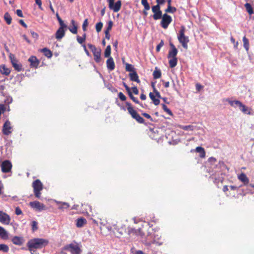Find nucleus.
Instances as JSON below:
<instances>
[{
	"instance_id": "39448f33",
	"label": "nucleus",
	"mask_w": 254,
	"mask_h": 254,
	"mask_svg": "<svg viewBox=\"0 0 254 254\" xmlns=\"http://www.w3.org/2000/svg\"><path fill=\"white\" fill-rule=\"evenodd\" d=\"M32 186L34 189V192L35 196L39 198L41 195V190L43 189V185L42 183L39 180H36L34 181L32 184Z\"/></svg>"
},
{
	"instance_id": "393cba45",
	"label": "nucleus",
	"mask_w": 254,
	"mask_h": 254,
	"mask_svg": "<svg viewBox=\"0 0 254 254\" xmlns=\"http://www.w3.org/2000/svg\"><path fill=\"white\" fill-rule=\"evenodd\" d=\"M55 202L57 204L59 205L58 207L59 209L63 210L64 209L68 208L69 207V204L66 202H62L57 200H56Z\"/></svg>"
},
{
	"instance_id": "13d9d810",
	"label": "nucleus",
	"mask_w": 254,
	"mask_h": 254,
	"mask_svg": "<svg viewBox=\"0 0 254 254\" xmlns=\"http://www.w3.org/2000/svg\"><path fill=\"white\" fill-rule=\"evenodd\" d=\"M142 115L144 117H145L147 119L150 120V121H151L152 122L153 121L152 118L149 114H148L147 113H143L142 114Z\"/></svg>"
},
{
	"instance_id": "09e8293b",
	"label": "nucleus",
	"mask_w": 254,
	"mask_h": 254,
	"mask_svg": "<svg viewBox=\"0 0 254 254\" xmlns=\"http://www.w3.org/2000/svg\"><path fill=\"white\" fill-rule=\"evenodd\" d=\"M164 45V42L163 40H161L160 43L157 46L156 51L157 52H159L160 50L161 47H162Z\"/></svg>"
},
{
	"instance_id": "c9c22d12",
	"label": "nucleus",
	"mask_w": 254,
	"mask_h": 254,
	"mask_svg": "<svg viewBox=\"0 0 254 254\" xmlns=\"http://www.w3.org/2000/svg\"><path fill=\"white\" fill-rule=\"evenodd\" d=\"M111 47L110 45H108L105 51L104 55L106 58H110L111 55Z\"/></svg>"
},
{
	"instance_id": "37998d69",
	"label": "nucleus",
	"mask_w": 254,
	"mask_h": 254,
	"mask_svg": "<svg viewBox=\"0 0 254 254\" xmlns=\"http://www.w3.org/2000/svg\"><path fill=\"white\" fill-rule=\"evenodd\" d=\"M126 69L127 71H130V72H133V71H135L134 68L133 66L129 64H127L126 65Z\"/></svg>"
},
{
	"instance_id": "f03ea898",
	"label": "nucleus",
	"mask_w": 254,
	"mask_h": 254,
	"mask_svg": "<svg viewBox=\"0 0 254 254\" xmlns=\"http://www.w3.org/2000/svg\"><path fill=\"white\" fill-rule=\"evenodd\" d=\"M185 30L186 29L185 26H182L178 35V39L183 48L185 49H187L188 47V43L189 42V39L188 36H186L185 35Z\"/></svg>"
},
{
	"instance_id": "a878e982",
	"label": "nucleus",
	"mask_w": 254,
	"mask_h": 254,
	"mask_svg": "<svg viewBox=\"0 0 254 254\" xmlns=\"http://www.w3.org/2000/svg\"><path fill=\"white\" fill-rule=\"evenodd\" d=\"M195 151L199 153V156L201 158H204L205 156V151L204 149L200 146L196 147L195 148Z\"/></svg>"
},
{
	"instance_id": "e2e57ef3",
	"label": "nucleus",
	"mask_w": 254,
	"mask_h": 254,
	"mask_svg": "<svg viewBox=\"0 0 254 254\" xmlns=\"http://www.w3.org/2000/svg\"><path fill=\"white\" fill-rule=\"evenodd\" d=\"M132 91L133 93L136 95H137L138 94V90L137 89L136 87H132Z\"/></svg>"
},
{
	"instance_id": "e433bc0d",
	"label": "nucleus",
	"mask_w": 254,
	"mask_h": 254,
	"mask_svg": "<svg viewBox=\"0 0 254 254\" xmlns=\"http://www.w3.org/2000/svg\"><path fill=\"white\" fill-rule=\"evenodd\" d=\"M180 128L185 130H191L192 131L194 129V127L191 125L189 126H180Z\"/></svg>"
},
{
	"instance_id": "5701e85b",
	"label": "nucleus",
	"mask_w": 254,
	"mask_h": 254,
	"mask_svg": "<svg viewBox=\"0 0 254 254\" xmlns=\"http://www.w3.org/2000/svg\"><path fill=\"white\" fill-rule=\"evenodd\" d=\"M0 72L1 74L5 75H8L10 72V70L7 68L4 64H2L0 66Z\"/></svg>"
},
{
	"instance_id": "f704fd0d",
	"label": "nucleus",
	"mask_w": 254,
	"mask_h": 254,
	"mask_svg": "<svg viewBox=\"0 0 254 254\" xmlns=\"http://www.w3.org/2000/svg\"><path fill=\"white\" fill-rule=\"evenodd\" d=\"M160 239V237H158V235H157L156 236L154 237V240L151 243H147V244L148 245H150L151 244H156L159 246L163 244L162 242H158L157 240H159Z\"/></svg>"
},
{
	"instance_id": "338daca9",
	"label": "nucleus",
	"mask_w": 254,
	"mask_h": 254,
	"mask_svg": "<svg viewBox=\"0 0 254 254\" xmlns=\"http://www.w3.org/2000/svg\"><path fill=\"white\" fill-rule=\"evenodd\" d=\"M19 22L23 27H24L25 28H27V26L23 20H22V19L19 20Z\"/></svg>"
},
{
	"instance_id": "6ab92c4d",
	"label": "nucleus",
	"mask_w": 254,
	"mask_h": 254,
	"mask_svg": "<svg viewBox=\"0 0 254 254\" xmlns=\"http://www.w3.org/2000/svg\"><path fill=\"white\" fill-rule=\"evenodd\" d=\"M240 110L245 114L247 115H251V109L247 107L244 104H243L242 103L241 105V106L239 107Z\"/></svg>"
},
{
	"instance_id": "0e129e2a",
	"label": "nucleus",
	"mask_w": 254,
	"mask_h": 254,
	"mask_svg": "<svg viewBox=\"0 0 254 254\" xmlns=\"http://www.w3.org/2000/svg\"><path fill=\"white\" fill-rule=\"evenodd\" d=\"M5 111V108L3 104H0V112L1 113L4 112Z\"/></svg>"
},
{
	"instance_id": "2eb2a0df",
	"label": "nucleus",
	"mask_w": 254,
	"mask_h": 254,
	"mask_svg": "<svg viewBox=\"0 0 254 254\" xmlns=\"http://www.w3.org/2000/svg\"><path fill=\"white\" fill-rule=\"evenodd\" d=\"M107 67L110 71L113 70L115 68V64L113 59L112 57L109 58L106 62Z\"/></svg>"
},
{
	"instance_id": "680f3d73",
	"label": "nucleus",
	"mask_w": 254,
	"mask_h": 254,
	"mask_svg": "<svg viewBox=\"0 0 254 254\" xmlns=\"http://www.w3.org/2000/svg\"><path fill=\"white\" fill-rule=\"evenodd\" d=\"M15 214L17 215H19L22 214V211L19 207H16L15 211Z\"/></svg>"
},
{
	"instance_id": "bb28decb",
	"label": "nucleus",
	"mask_w": 254,
	"mask_h": 254,
	"mask_svg": "<svg viewBox=\"0 0 254 254\" xmlns=\"http://www.w3.org/2000/svg\"><path fill=\"white\" fill-rule=\"evenodd\" d=\"M177 53L178 50L177 49H175L174 50H170L167 57L168 59L176 58Z\"/></svg>"
},
{
	"instance_id": "79ce46f5",
	"label": "nucleus",
	"mask_w": 254,
	"mask_h": 254,
	"mask_svg": "<svg viewBox=\"0 0 254 254\" xmlns=\"http://www.w3.org/2000/svg\"><path fill=\"white\" fill-rule=\"evenodd\" d=\"M176 8L175 7H172L171 5H168L167 8L165 9L166 12L174 13L176 11Z\"/></svg>"
},
{
	"instance_id": "dca6fc26",
	"label": "nucleus",
	"mask_w": 254,
	"mask_h": 254,
	"mask_svg": "<svg viewBox=\"0 0 254 254\" xmlns=\"http://www.w3.org/2000/svg\"><path fill=\"white\" fill-rule=\"evenodd\" d=\"M28 61L30 63L31 66L33 67H37L39 64V61L35 56H31L29 58Z\"/></svg>"
},
{
	"instance_id": "8fccbe9b",
	"label": "nucleus",
	"mask_w": 254,
	"mask_h": 254,
	"mask_svg": "<svg viewBox=\"0 0 254 254\" xmlns=\"http://www.w3.org/2000/svg\"><path fill=\"white\" fill-rule=\"evenodd\" d=\"M31 226H32V228L33 231H35V230H36L38 229L37 223V222H36L35 221H33L32 222Z\"/></svg>"
},
{
	"instance_id": "6e6552de",
	"label": "nucleus",
	"mask_w": 254,
	"mask_h": 254,
	"mask_svg": "<svg viewBox=\"0 0 254 254\" xmlns=\"http://www.w3.org/2000/svg\"><path fill=\"white\" fill-rule=\"evenodd\" d=\"M162 20L161 21V26L164 28L166 29L168 27V25L172 22V17L171 16L168 15L165 13L162 15Z\"/></svg>"
},
{
	"instance_id": "de8ad7c7",
	"label": "nucleus",
	"mask_w": 254,
	"mask_h": 254,
	"mask_svg": "<svg viewBox=\"0 0 254 254\" xmlns=\"http://www.w3.org/2000/svg\"><path fill=\"white\" fill-rule=\"evenodd\" d=\"M68 29L73 34H75L77 33V26H72V27H69Z\"/></svg>"
},
{
	"instance_id": "864d4df0",
	"label": "nucleus",
	"mask_w": 254,
	"mask_h": 254,
	"mask_svg": "<svg viewBox=\"0 0 254 254\" xmlns=\"http://www.w3.org/2000/svg\"><path fill=\"white\" fill-rule=\"evenodd\" d=\"M112 26H113V22L110 20L108 22V26H107V29H106V30L105 31H106L110 32V31L111 30V29L112 28Z\"/></svg>"
},
{
	"instance_id": "3c124183",
	"label": "nucleus",
	"mask_w": 254,
	"mask_h": 254,
	"mask_svg": "<svg viewBox=\"0 0 254 254\" xmlns=\"http://www.w3.org/2000/svg\"><path fill=\"white\" fill-rule=\"evenodd\" d=\"M88 24V19H85V20L84 21L83 23L82 24V29L84 31H86V30H87L86 27L87 26Z\"/></svg>"
},
{
	"instance_id": "0eeeda50",
	"label": "nucleus",
	"mask_w": 254,
	"mask_h": 254,
	"mask_svg": "<svg viewBox=\"0 0 254 254\" xmlns=\"http://www.w3.org/2000/svg\"><path fill=\"white\" fill-rule=\"evenodd\" d=\"M152 11L153 12V18L154 20H158L161 18L162 13L160 10V6L158 4L154 5L151 8Z\"/></svg>"
},
{
	"instance_id": "a211bd4d",
	"label": "nucleus",
	"mask_w": 254,
	"mask_h": 254,
	"mask_svg": "<svg viewBox=\"0 0 254 254\" xmlns=\"http://www.w3.org/2000/svg\"><path fill=\"white\" fill-rule=\"evenodd\" d=\"M238 179L242 183H243L245 185L248 184L249 182V179L246 176V175L244 173H242L240 175L238 176Z\"/></svg>"
},
{
	"instance_id": "c03bdc74",
	"label": "nucleus",
	"mask_w": 254,
	"mask_h": 254,
	"mask_svg": "<svg viewBox=\"0 0 254 254\" xmlns=\"http://www.w3.org/2000/svg\"><path fill=\"white\" fill-rule=\"evenodd\" d=\"M15 62H12V66L14 68V69L18 71L21 70V65L17 64V62L16 63H14Z\"/></svg>"
},
{
	"instance_id": "7ed1b4c3",
	"label": "nucleus",
	"mask_w": 254,
	"mask_h": 254,
	"mask_svg": "<svg viewBox=\"0 0 254 254\" xmlns=\"http://www.w3.org/2000/svg\"><path fill=\"white\" fill-rule=\"evenodd\" d=\"M126 105L127 106V110L128 113L130 115L131 117L135 120L138 123L144 124V119L140 116V115L137 113V112L133 109L130 103L126 102Z\"/></svg>"
},
{
	"instance_id": "4468645a",
	"label": "nucleus",
	"mask_w": 254,
	"mask_h": 254,
	"mask_svg": "<svg viewBox=\"0 0 254 254\" xmlns=\"http://www.w3.org/2000/svg\"><path fill=\"white\" fill-rule=\"evenodd\" d=\"M128 234L130 237L136 236H142V233L140 229L136 230L132 228L128 229Z\"/></svg>"
},
{
	"instance_id": "f3484780",
	"label": "nucleus",
	"mask_w": 254,
	"mask_h": 254,
	"mask_svg": "<svg viewBox=\"0 0 254 254\" xmlns=\"http://www.w3.org/2000/svg\"><path fill=\"white\" fill-rule=\"evenodd\" d=\"M11 241L14 245L21 246L24 243V240L22 237L14 236Z\"/></svg>"
},
{
	"instance_id": "b1692460",
	"label": "nucleus",
	"mask_w": 254,
	"mask_h": 254,
	"mask_svg": "<svg viewBox=\"0 0 254 254\" xmlns=\"http://www.w3.org/2000/svg\"><path fill=\"white\" fill-rule=\"evenodd\" d=\"M226 101L228 102V103L230 104V105L234 108H236L237 107H240L241 106L242 102L238 100H231L229 99H227Z\"/></svg>"
},
{
	"instance_id": "7c9ffc66",
	"label": "nucleus",
	"mask_w": 254,
	"mask_h": 254,
	"mask_svg": "<svg viewBox=\"0 0 254 254\" xmlns=\"http://www.w3.org/2000/svg\"><path fill=\"white\" fill-rule=\"evenodd\" d=\"M7 236V232L3 227L0 226V237L3 239H5L6 238Z\"/></svg>"
},
{
	"instance_id": "412c9836",
	"label": "nucleus",
	"mask_w": 254,
	"mask_h": 254,
	"mask_svg": "<svg viewBox=\"0 0 254 254\" xmlns=\"http://www.w3.org/2000/svg\"><path fill=\"white\" fill-rule=\"evenodd\" d=\"M129 76L130 80H131L132 81H136L137 83L140 82V80L138 78V76L135 71H133V72H130L129 74Z\"/></svg>"
},
{
	"instance_id": "6e6d98bb",
	"label": "nucleus",
	"mask_w": 254,
	"mask_h": 254,
	"mask_svg": "<svg viewBox=\"0 0 254 254\" xmlns=\"http://www.w3.org/2000/svg\"><path fill=\"white\" fill-rule=\"evenodd\" d=\"M153 91H154V93L155 94V96L157 98V99H159L160 98H162L161 97V95L160 94V93L154 88V86H153Z\"/></svg>"
},
{
	"instance_id": "58836bf2",
	"label": "nucleus",
	"mask_w": 254,
	"mask_h": 254,
	"mask_svg": "<svg viewBox=\"0 0 254 254\" xmlns=\"http://www.w3.org/2000/svg\"><path fill=\"white\" fill-rule=\"evenodd\" d=\"M4 18L8 24H10L11 22V17L8 13L6 12L4 14Z\"/></svg>"
},
{
	"instance_id": "f257e3e1",
	"label": "nucleus",
	"mask_w": 254,
	"mask_h": 254,
	"mask_svg": "<svg viewBox=\"0 0 254 254\" xmlns=\"http://www.w3.org/2000/svg\"><path fill=\"white\" fill-rule=\"evenodd\" d=\"M48 241L42 238H35L30 240L27 243V246L30 251L33 249H41L48 244Z\"/></svg>"
},
{
	"instance_id": "9b49d317",
	"label": "nucleus",
	"mask_w": 254,
	"mask_h": 254,
	"mask_svg": "<svg viewBox=\"0 0 254 254\" xmlns=\"http://www.w3.org/2000/svg\"><path fill=\"white\" fill-rule=\"evenodd\" d=\"M1 167L3 173H8L11 171L12 164L9 160H5L2 162Z\"/></svg>"
},
{
	"instance_id": "bf43d9fd",
	"label": "nucleus",
	"mask_w": 254,
	"mask_h": 254,
	"mask_svg": "<svg viewBox=\"0 0 254 254\" xmlns=\"http://www.w3.org/2000/svg\"><path fill=\"white\" fill-rule=\"evenodd\" d=\"M9 58L11 61V64H12V62H15L14 63H16L17 62V60L14 58V56L13 54H10L9 56Z\"/></svg>"
},
{
	"instance_id": "69168bd1",
	"label": "nucleus",
	"mask_w": 254,
	"mask_h": 254,
	"mask_svg": "<svg viewBox=\"0 0 254 254\" xmlns=\"http://www.w3.org/2000/svg\"><path fill=\"white\" fill-rule=\"evenodd\" d=\"M105 37L106 39H107L108 40H109L110 38V32L109 31H105Z\"/></svg>"
},
{
	"instance_id": "603ef678",
	"label": "nucleus",
	"mask_w": 254,
	"mask_h": 254,
	"mask_svg": "<svg viewBox=\"0 0 254 254\" xmlns=\"http://www.w3.org/2000/svg\"><path fill=\"white\" fill-rule=\"evenodd\" d=\"M118 97L122 101H124L126 100V96L122 92L119 93Z\"/></svg>"
},
{
	"instance_id": "ddd939ff",
	"label": "nucleus",
	"mask_w": 254,
	"mask_h": 254,
	"mask_svg": "<svg viewBox=\"0 0 254 254\" xmlns=\"http://www.w3.org/2000/svg\"><path fill=\"white\" fill-rule=\"evenodd\" d=\"M11 127L10 122L7 120L4 124L2 127V132L4 134L8 135L11 133Z\"/></svg>"
},
{
	"instance_id": "c85d7f7f",
	"label": "nucleus",
	"mask_w": 254,
	"mask_h": 254,
	"mask_svg": "<svg viewBox=\"0 0 254 254\" xmlns=\"http://www.w3.org/2000/svg\"><path fill=\"white\" fill-rule=\"evenodd\" d=\"M161 72L160 69L156 67L155 70L153 71V76L154 79H158L161 77Z\"/></svg>"
},
{
	"instance_id": "774afa93",
	"label": "nucleus",
	"mask_w": 254,
	"mask_h": 254,
	"mask_svg": "<svg viewBox=\"0 0 254 254\" xmlns=\"http://www.w3.org/2000/svg\"><path fill=\"white\" fill-rule=\"evenodd\" d=\"M208 161L211 163L216 162V159L214 157H210L208 159Z\"/></svg>"
},
{
	"instance_id": "5fc2aeb1",
	"label": "nucleus",
	"mask_w": 254,
	"mask_h": 254,
	"mask_svg": "<svg viewBox=\"0 0 254 254\" xmlns=\"http://www.w3.org/2000/svg\"><path fill=\"white\" fill-rule=\"evenodd\" d=\"M77 41L79 44H82L84 41H85V38H83L81 37H80L79 36H77Z\"/></svg>"
},
{
	"instance_id": "423d86ee",
	"label": "nucleus",
	"mask_w": 254,
	"mask_h": 254,
	"mask_svg": "<svg viewBox=\"0 0 254 254\" xmlns=\"http://www.w3.org/2000/svg\"><path fill=\"white\" fill-rule=\"evenodd\" d=\"M88 46L93 54L95 62L99 63L101 62V50L100 49H97L95 46L92 44H88Z\"/></svg>"
},
{
	"instance_id": "052dcab7",
	"label": "nucleus",
	"mask_w": 254,
	"mask_h": 254,
	"mask_svg": "<svg viewBox=\"0 0 254 254\" xmlns=\"http://www.w3.org/2000/svg\"><path fill=\"white\" fill-rule=\"evenodd\" d=\"M16 13L18 16L20 17H23V15L22 14V12L20 9H17L16 11Z\"/></svg>"
},
{
	"instance_id": "a19ab883",
	"label": "nucleus",
	"mask_w": 254,
	"mask_h": 254,
	"mask_svg": "<svg viewBox=\"0 0 254 254\" xmlns=\"http://www.w3.org/2000/svg\"><path fill=\"white\" fill-rule=\"evenodd\" d=\"M141 4L143 5L145 10H148L150 9V7L147 0H141Z\"/></svg>"
},
{
	"instance_id": "a18cd8bd",
	"label": "nucleus",
	"mask_w": 254,
	"mask_h": 254,
	"mask_svg": "<svg viewBox=\"0 0 254 254\" xmlns=\"http://www.w3.org/2000/svg\"><path fill=\"white\" fill-rule=\"evenodd\" d=\"M103 23L101 22H98L96 25V30L97 32H100L103 27Z\"/></svg>"
},
{
	"instance_id": "20e7f679",
	"label": "nucleus",
	"mask_w": 254,
	"mask_h": 254,
	"mask_svg": "<svg viewBox=\"0 0 254 254\" xmlns=\"http://www.w3.org/2000/svg\"><path fill=\"white\" fill-rule=\"evenodd\" d=\"M65 250L70 252L71 254H81V250L76 243H71L64 247Z\"/></svg>"
},
{
	"instance_id": "4be33fe9",
	"label": "nucleus",
	"mask_w": 254,
	"mask_h": 254,
	"mask_svg": "<svg viewBox=\"0 0 254 254\" xmlns=\"http://www.w3.org/2000/svg\"><path fill=\"white\" fill-rule=\"evenodd\" d=\"M86 223H87V221H86V219H85L83 217H81V218H78L76 220V225L77 227L81 228V227H83L85 224H86Z\"/></svg>"
},
{
	"instance_id": "2f4dec72",
	"label": "nucleus",
	"mask_w": 254,
	"mask_h": 254,
	"mask_svg": "<svg viewBox=\"0 0 254 254\" xmlns=\"http://www.w3.org/2000/svg\"><path fill=\"white\" fill-rule=\"evenodd\" d=\"M41 51L43 53L44 55L47 58H51L52 56V53L50 50L47 48H43L41 50Z\"/></svg>"
},
{
	"instance_id": "c756f323",
	"label": "nucleus",
	"mask_w": 254,
	"mask_h": 254,
	"mask_svg": "<svg viewBox=\"0 0 254 254\" xmlns=\"http://www.w3.org/2000/svg\"><path fill=\"white\" fill-rule=\"evenodd\" d=\"M149 97H150V99L152 100L154 105H158L159 104V103H160L159 100L158 99H157V98L156 99L155 98L156 96L154 95L153 93L150 92L149 93Z\"/></svg>"
},
{
	"instance_id": "1a4fd4ad",
	"label": "nucleus",
	"mask_w": 254,
	"mask_h": 254,
	"mask_svg": "<svg viewBox=\"0 0 254 254\" xmlns=\"http://www.w3.org/2000/svg\"><path fill=\"white\" fill-rule=\"evenodd\" d=\"M121 6L122 1L121 0H118L114 3V0H110L109 7L110 9L113 10L114 12H118L121 9Z\"/></svg>"
},
{
	"instance_id": "aec40b11",
	"label": "nucleus",
	"mask_w": 254,
	"mask_h": 254,
	"mask_svg": "<svg viewBox=\"0 0 254 254\" xmlns=\"http://www.w3.org/2000/svg\"><path fill=\"white\" fill-rule=\"evenodd\" d=\"M65 30L59 28L56 33V38L59 40L61 39L65 35Z\"/></svg>"
},
{
	"instance_id": "cd10ccee",
	"label": "nucleus",
	"mask_w": 254,
	"mask_h": 254,
	"mask_svg": "<svg viewBox=\"0 0 254 254\" xmlns=\"http://www.w3.org/2000/svg\"><path fill=\"white\" fill-rule=\"evenodd\" d=\"M170 59V60L169 61V66L171 68H173L176 66L177 64V58Z\"/></svg>"
},
{
	"instance_id": "72a5a7b5",
	"label": "nucleus",
	"mask_w": 254,
	"mask_h": 254,
	"mask_svg": "<svg viewBox=\"0 0 254 254\" xmlns=\"http://www.w3.org/2000/svg\"><path fill=\"white\" fill-rule=\"evenodd\" d=\"M245 7L249 14L252 15L254 13L253 9L249 3H246L245 4Z\"/></svg>"
},
{
	"instance_id": "4c0bfd02",
	"label": "nucleus",
	"mask_w": 254,
	"mask_h": 254,
	"mask_svg": "<svg viewBox=\"0 0 254 254\" xmlns=\"http://www.w3.org/2000/svg\"><path fill=\"white\" fill-rule=\"evenodd\" d=\"M128 95L129 96V97L130 98V99L134 102H135V103L136 104H138L141 107H143V106L142 105V104L141 103H140L138 101V100L135 98L134 97L131 92H129L128 93Z\"/></svg>"
},
{
	"instance_id": "ea45409f",
	"label": "nucleus",
	"mask_w": 254,
	"mask_h": 254,
	"mask_svg": "<svg viewBox=\"0 0 254 254\" xmlns=\"http://www.w3.org/2000/svg\"><path fill=\"white\" fill-rule=\"evenodd\" d=\"M9 251L8 247L5 244H0V251H2L4 253H7Z\"/></svg>"
},
{
	"instance_id": "4d7b16f0",
	"label": "nucleus",
	"mask_w": 254,
	"mask_h": 254,
	"mask_svg": "<svg viewBox=\"0 0 254 254\" xmlns=\"http://www.w3.org/2000/svg\"><path fill=\"white\" fill-rule=\"evenodd\" d=\"M60 27L59 28H62L63 29L66 30L67 28V25L64 23V21H62L61 22H59Z\"/></svg>"
},
{
	"instance_id": "473e14b6",
	"label": "nucleus",
	"mask_w": 254,
	"mask_h": 254,
	"mask_svg": "<svg viewBox=\"0 0 254 254\" xmlns=\"http://www.w3.org/2000/svg\"><path fill=\"white\" fill-rule=\"evenodd\" d=\"M243 42L245 49L247 52H248L249 50V41L246 36H244L243 38Z\"/></svg>"
},
{
	"instance_id": "f8f14e48",
	"label": "nucleus",
	"mask_w": 254,
	"mask_h": 254,
	"mask_svg": "<svg viewBox=\"0 0 254 254\" xmlns=\"http://www.w3.org/2000/svg\"><path fill=\"white\" fill-rule=\"evenodd\" d=\"M29 205L32 208L35 209L39 211L46 209L45 205L37 201L30 202L29 203Z\"/></svg>"
},
{
	"instance_id": "49530a36",
	"label": "nucleus",
	"mask_w": 254,
	"mask_h": 254,
	"mask_svg": "<svg viewBox=\"0 0 254 254\" xmlns=\"http://www.w3.org/2000/svg\"><path fill=\"white\" fill-rule=\"evenodd\" d=\"M162 107L164 111L167 113L169 115H173V113L171 112V111L169 109H168L165 104H162Z\"/></svg>"
},
{
	"instance_id": "9d476101",
	"label": "nucleus",
	"mask_w": 254,
	"mask_h": 254,
	"mask_svg": "<svg viewBox=\"0 0 254 254\" xmlns=\"http://www.w3.org/2000/svg\"><path fill=\"white\" fill-rule=\"evenodd\" d=\"M10 217L7 213L0 211V222L4 225H8L10 222Z\"/></svg>"
}]
</instances>
